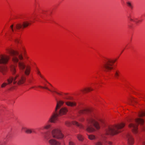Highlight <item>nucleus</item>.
Returning a JSON list of instances; mask_svg holds the SVG:
<instances>
[{"label":"nucleus","instance_id":"obj_26","mask_svg":"<svg viewBox=\"0 0 145 145\" xmlns=\"http://www.w3.org/2000/svg\"><path fill=\"white\" fill-rule=\"evenodd\" d=\"M127 6L129 7L130 8L132 9L133 8V6L132 5L131 3L129 1H127Z\"/></svg>","mask_w":145,"mask_h":145},{"label":"nucleus","instance_id":"obj_6","mask_svg":"<svg viewBox=\"0 0 145 145\" xmlns=\"http://www.w3.org/2000/svg\"><path fill=\"white\" fill-rule=\"evenodd\" d=\"M116 59L112 60L105 57L103 60V69L106 72H109L113 69V64L116 61Z\"/></svg>","mask_w":145,"mask_h":145},{"label":"nucleus","instance_id":"obj_9","mask_svg":"<svg viewBox=\"0 0 145 145\" xmlns=\"http://www.w3.org/2000/svg\"><path fill=\"white\" fill-rule=\"evenodd\" d=\"M18 66L20 70L23 71L26 67L24 72L26 76H28L30 71V68L29 66L26 67L24 63L22 62H19L18 64Z\"/></svg>","mask_w":145,"mask_h":145},{"label":"nucleus","instance_id":"obj_37","mask_svg":"<svg viewBox=\"0 0 145 145\" xmlns=\"http://www.w3.org/2000/svg\"><path fill=\"white\" fill-rule=\"evenodd\" d=\"M142 145H145V142L144 141L142 142Z\"/></svg>","mask_w":145,"mask_h":145},{"label":"nucleus","instance_id":"obj_8","mask_svg":"<svg viewBox=\"0 0 145 145\" xmlns=\"http://www.w3.org/2000/svg\"><path fill=\"white\" fill-rule=\"evenodd\" d=\"M9 53L12 57V60L14 63H17L18 62V57L20 60L23 59L22 56L21 55H19L18 52L13 50H10L9 51Z\"/></svg>","mask_w":145,"mask_h":145},{"label":"nucleus","instance_id":"obj_16","mask_svg":"<svg viewBox=\"0 0 145 145\" xmlns=\"http://www.w3.org/2000/svg\"><path fill=\"white\" fill-rule=\"evenodd\" d=\"M7 70V67L5 66H0V72L3 74H5Z\"/></svg>","mask_w":145,"mask_h":145},{"label":"nucleus","instance_id":"obj_31","mask_svg":"<svg viewBox=\"0 0 145 145\" xmlns=\"http://www.w3.org/2000/svg\"><path fill=\"white\" fill-rule=\"evenodd\" d=\"M65 124L67 126H69L71 125V123L68 121H66L65 123Z\"/></svg>","mask_w":145,"mask_h":145},{"label":"nucleus","instance_id":"obj_27","mask_svg":"<svg viewBox=\"0 0 145 145\" xmlns=\"http://www.w3.org/2000/svg\"><path fill=\"white\" fill-rule=\"evenodd\" d=\"M145 116V112H140L138 114V116L139 117H142L143 116Z\"/></svg>","mask_w":145,"mask_h":145},{"label":"nucleus","instance_id":"obj_14","mask_svg":"<svg viewBox=\"0 0 145 145\" xmlns=\"http://www.w3.org/2000/svg\"><path fill=\"white\" fill-rule=\"evenodd\" d=\"M90 112L88 109H84L79 111V114H87Z\"/></svg>","mask_w":145,"mask_h":145},{"label":"nucleus","instance_id":"obj_22","mask_svg":"<svg viewBox=\"0 0 145 145\" xmlns=\"http://www.w3.org/2000/svg\"><path fill=\"white\" fill-rule=\"evenodd\" d=\"M72 123L73 125H76L78 126L79 128H84V126L81 125V124L79 123L78 122L76 121H73Z\"/></svg>","mask_w":145,"mask_h":145},{"label":"nucleus","instance_id":"obj_1","mask_svg":"<svg viewBox=\"0 0 145 145\" xmlns=\"http://www.w3.org/2000/svg\"><path fill=\"white\" fill-rule=\"evenodd\" d=\"M124 123H121L113 125L108 126L105 130L104 133L101 135L99 140L97 141L94 143L95 145H107V144L111 145L112 142L107 141L105 138L106 136L107 135H114L118 134L121 131V129L125 126Z\"/></svg>","mask_w":145,"mask_h":145},{"label":"nucleus","instance_id":"obj_30","mask_svg":"<svg viewBox=\"0 0 145 145\" xmlns=\"http://www.w3.org/2000/svg\"><path fill=\"white\" fill-rule=\"evenodd\" d=\"M69 145H75V143L72 141H70L69 142Z\"/></svg>","mask_w":145,"mask_h":145},{"label":"nucleus","instance_id":"obj_5","mask_svg":"<svg viewBox=\"0 0 145 145\" xmlns=\"http://www.w3.org/2000/svg\"><path fill=\"white\" fill-rule=\"evenodd\" d=\"M26 80V77L23 74L18 73L13 77H10L8 79V84L12 83L13 84H17L18 85H21L24 83Z\"/></svg>","mask_w":145,"mask_h":145},{"label":"nucleus","instance_id":"obj_20","mask_svg":"<svg viewBox=\"0 0 145 145\" xmlns=\"http://www.w3.org/2000/svg\"><path fill=\"white\" fill-rule=\"evenodd\" d=\"M92 90H93V89L92 88H87L81 90V91L83 93H85Z\"/></svg>","mask_w":145,"mask_h":145},{"label":"nucleus","instance_id":"obj_24","mask_svg":"<svg viewBox=\"0 0 145 145\" xmlns=\"http://www.w3.org/2000/svg\"><path fill=\"white\" fill-rule=\"evenodd\" d=\"M77 137L79 140L80 141H82L83 140V138L81 135L79 134L78 135Z\"/></svg>","mask_w":145,"mask_h":145},{"label":"nucleus","instance_id":"obj_38","mask_svg":"<svg viewBox=\"0 0 145 145\" xmlns=\"http://www.w3.org/2000/svg\"><path fill=\"white\" fill-rule=\"evenodd\" d=\"M48 83L52 87V86L51 84H50L48 82Z\"/></svg>","mask_w":145,"mask_h":145},{"label":"nucleus","instance_id":"obj_29","mask_svg":"<svg viewBox=\"0 0 145 145\" xmlns=\"http://www.w3.org/2000/svg\"><path fill=\"white\" fill-rule=\"evenodd\" d=\"M50 126V125L49 124H47L44 127V128L46 129H49Z\"/></svg>","mask_w":145,"mask_h":145},{"label":"nucleus","instance_id":"obj_7","mask_svg":"<svg viewBox=\"0 0 145 145\" xmlns=\"http://www.w3.org/2000/svg\"><path fill=\"white\" fill-rule=\"evenodd\" d=\"M144 123V120L140 118H138L135 120L134 122H132L129 124V128L132 130L133 132L135 134H136L138 132L137 124L141 125L143 124Z\"/></svg>","mask_w":145,"mask_h":145},{"label":"nucleus","instance_id":"obj_32","mask_svg":"<svg viewBox=\"0 0 145 145\" xmlns=\"http://www.w3.org/2000/svg\"><path fill=\"white\" fill-rule=\"evenodd\" d=\"M15 41L16 43H18L20 42V40L18 38H16L15 39Z\"/></svg>","mask_w":145,"mask_h":145},{"label":"nucleus","instance_id":"obj_21","mask_svg":"<svg viewBox=\"0 0 145 145\" xmlns=\"http://www.w3.org/2000/svg\"><path fill=\"white\" fill-rule=\"evenodd\" d=\"M87 135L88 136V138L91 140H95L96 139V137L93 135Z\"/></svg>","mask_w":145,"mask_h":145},{"label":"nucleus","instance_id":"obj_28","mask_svg":"<svg viewBox=\"0 0 145 145\" xmlns=\"http://www.w3.org/2000/svg\"><path fill=\"white\" fill-rule=\"evenodd\" d=\"M141 21L139 20H138L137 18H134V22L136 24H137L141 22Z\"/></svg>","mask_w":145,"mask_h":145},{"label":"nucleus","instance_id":"obj_25","mask_svg":"<svg viewBox=\"0 0 145 145\" xmlns=\"http://www.w3.org/2000/svg\"><path fill=\"white\" fill-rule=\"evenodd\" d=\"M12 84V83H10V84H8V82L7 83L4 82L1 85V87L2 88H4L7 85L10 84Z\"/></svg>","mask_w":145,"mask_h":145},{"label":"nucleus","instance_id":"obj_12","mask_svg":"<svg viewBox=\"0 0 145 145\" xmlns=\"http://www.w3.org/2000/svg\"><path fill=\"white\" fill-rule=\"evenodd\" d=\"M126 139L129 145H132L134 143V139L131 134L129 133L127 134L126 135Z\"/></svg>","mask_w":145,"mask_h":145},{"label":"nucleus","instance_id":"obj_34","mask_svg":"<svg viewBox=\"0 0 145 145\" xmlns=\"http://www.w3.org/2000/svg\"><path fill=\"white\" fill-rule=\"evenodd\" d=\"M37 73L40 76L41 78H44L43 76L41 74L39 71H37Z\"/></svg>","mask_w":145,"mask_h":145},{"label":"nucleus","instance_id":"obj_36","mask_svg":"<svg viewBox=\"0 0 145 145\" xmlns=\"http://www.w3.org/2000/svg\"><path fill=\"white\" fill-rule=\"evenodd\" d=\"M84 120V118H82L81 119H80V121H83Z\"/></svg>","mask_w":145,"mask_h":145},{"label":"nucleus","instance_id":"obj_33","mask_svg":"<svg viewBox=\"0 0 145 145\" xmlns=\"http://www.w3.org/2000/svg\"><path fill=\"white\" fill-rule=\"evenodd\" d=\"M128 18L129 19L130 21L134 22V18L133 19L130 16L128 17Z\"/></svg>","mask_w":145,"mask_h":145},{"label":"nucleus","instance_id":"obj_18","mask_svg":"<svg viewBox=\"0 0 145 145\" xmlns=\"http://www.w3.org/2000/svg\"><path fill=\"white\" fill-rule=\"evenodd\" d=\"M16 66L13 65H11L10 66V69L13 74H14L16 72Z\"/></svg>","mask_w":145,"mask_h":145},{"label":"nucleus","instance_id":"obj_3","mask_svg":"<svg viewBox=\"0 0 145 145\" xmlns=\"http://www.w3.org/2000/svg\"><path fill=\"white\" fill-rule=\"evenodd\" d=\"M63 137L61 131L58 129L53 130L51 135H48L47 140L50 145H59L60 143L53 138L61 139Z\"/></svg>","mask_w":145,"mask_h":145},{"label":"nucleus","instance_id":"obj_23","mask_svg":"<svg viewBox=\"0 0 145 145\" xmlns=\"http://www.w3.org/2000/svg\"><path fill=\"white\" fill-rule=\"evenodd\" d=\"M128 100L129 102L131 103V105H133V103H137L136 101L133 97L131 98H129Z\"/></svg>","mask_w":145,"mask_h":145},{"label":"nucleus","instance_id":"obj_13","mask_svg":"<svg viewBox=\"0 0 145 145\" xmlns=\"http://www.w3.org/2000/svg\"><path fill=\"white\" fill-rule=\"evenodd\" d=\"M45 86H39V87L41 88L46 89L48 91H50L51 92H52V93H56V94H57L58 95H62L61 93H59L57 92L56 90V89L55 88H53V90H51L50 89H49L48 87H46V85L45 84ZM53 95L54 96V93H53Z\"/></svg>","mask_w":145,"mask_h":145},{"label":"nucleus","instance_id":"obj_4","mask_svg":"<svg viewBox=\"0 0 145 145\" xmlns=\"http://www.w3.org/2000/svg\"><path fill=\"white\" fill-rule=\"evenodd\" d=\"M92 125L97 129H99L100 128L99 123L95 120V118L90 116L87 118L86 123L85 125L86 130L89 132L94 131L95 130L92 126Z\"/></svg>","mask_w":145,"mask_h":145},{"label":"nucleus","instance_id":"obj_15","mask_svg":"<svg viewBox=\"0 0 145 145\" xmlns=\"http://www.w3.org/2000/svg\"><path fill=\"white\" fill-rule=\"evenodd\" d=\"M22 129L24 130L25 132L27 134H30L32 132H34V131H33V129H28L24 127H22Z\"/></svg>","mask_w":145,"mask_h":145},{"label":"nucleus","instance_id":"obj_2","mask_svg":"<svg viewBox=\"0 0 145 145\" xmlns=\"http://www.w3.org/2000/svg\"><path fill=\"white\" fill-rule=\"evenodd\" d=\"M57 101V104L55 108V113H54L49 118L48 122L52 123H55L58 120V116L59 115L64 114L68 111V110L65 107L61 108L59 111L58 109L63 104L64 102L62 101H58L55 97Z\"/></svg>","mask_w":145,"mask_h":145},{"label":"nucleus","instance_id":"obj_17","mask_svg":"<svg viewBox=\"0 0 145 145\" xmlns=\"http://www.w3.org/2000/svg\"><path fill=\"white\" fill-rule=\"evenodd\" d=\"M114 77L117 79H118L120 76V71L118 70H116L114 71Z\"/></svg>","mask_w":145,"mask_h":145},{"label":"nucleus","instance_id":"obj_11","mask_svg":"<svg viewBox=\"0 0 145 145\" xmlns=\"http://www.w3.org/2000/svg\"><path fill=\"white\" fill-rule=\"evenodd\" d=\"M31 23L28 22L27 21L23 22L22 24L18 23L16 25V27L17 29H23L24 28L26 27Z\"/></svg>","mask_w":145,"mask_h":145},{"label":"nucleus","instance_id":"obj_19","mask_svg":"<svg viewBox=\"0 0 145 145\" xmlns=\"http://www.w3.org/2000/svg\"><path fill=\"white\" fill-rule=\"evenodd\" d=\"M65 104L67 105L70 106H75L76 105V103L75 102H72L70 101L65 102Z\"/></svg>","mask_w":145,"mask_h":145},{"label":"nucleus","instance_id":"obj_39","mask_svg":"<svg viewBox=\"0 0 145 145\" xmlns=\"http://www.w3.org/2000/svg\"><path fill=\"white\" fill-rule=\"evenodd\" d=\"M34 88V87H32L31 88Z\"/></svg>","mask_w":145,"mask_h":145},{"label":"nucleus","instance_id":"obj_10","mask_svg":"<svg viewBox=\"0 0 145 145\" xmlns=\"http://www.w3.org/2000/svg\"><path fill=\"white\" fill-rule=\"evenodd\" d=\"M9 59V56L5 55H0V64H7Z\"/></svg>","mask_w":145,"mask_h":145},{"label":"nucleus","instance_id":"obj_35","mask_svg":"<svg viewBox=\"0 0 145 145\" xmlns=\"http://www.w3.org/2000/svg\"><path fill=\"white\" fill-rule=\"evenodd\" d=\"M13 25H11L10 26V28L12 30V32H13L14 31V29H13Z\"/></svg>","mask_w":145,"mask_h":145}]
</instances>
